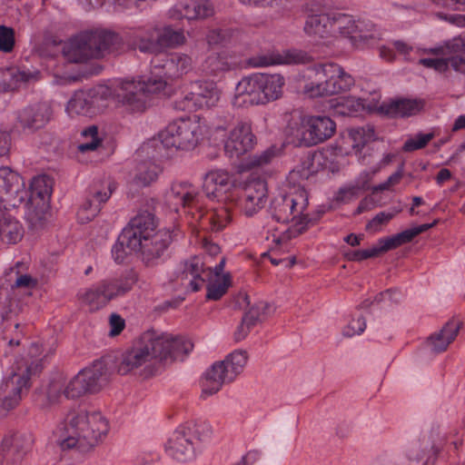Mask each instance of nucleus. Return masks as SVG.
I'll list each match as a JSON object with an SVG mask.
<instances>
[{"label": "nucleus", "mask_w": 465, "mask_h": 465, "mask_svg": "<svg viewBox=\"0 0 465 465\" xmlns=\"http://www.w3.org/2000/svg\"><path fill=\"white\" fill-rule=\"evenodd\" d=\"M237 182L235 174L222 169L212 170L204 175L203 193L189 182H174L165 193V203L176 213L182 211L193 229L218 232L231 222V214L224 206L210 207L206 200H226V193L238 185Z\"/></svg>", "instance_id": "nucleus-1"}, {"label": "nucleus", "mask_w": 465, "mask_h": 465, "mask_svg": "<svg viewBox=\"0 0 465 465\" xmlns=\"http://www.w3.org/2000/svg\"><path fill=\"white\" fill-rule=\"evenodd\" d=\"M152 74L147 81L123 80L118 86V104L131 112H142L152 94L165 90L166 79L175 80L190 73L193 68L192 57L183 53H159L152 61Z\"/></svg>", "instance_id": "nucleus-2"}, {"label": "nucleus", "mask_w": 465, "mask_h": 465, "mask_svg": "<svg viewBox=\"0 0 465 465\" xmlns=\"http://www.w3.org/2000/svg\"><path fill=\"white\" fill-rule=\"evenodd\" d=\"M193 348L192 341L184 337L173 336L154 329L143 331L133 346L123 355L118 373L127 372L153 361H183Z\"/></svg>", "instance_id": "nucleus-3"}, {"label": "nucleus", "mask_w": 465, "mask_h": 465, "mask_svg": "<svg viewBox=\"0 0 465 465\" xmlns=\"http://www.w3.org/2000/svg\"><path fill=\"white\" fill-rule=\"evenodd\" d=\"M155 229L154 215L148 211L141 212L118 235V244L132 251L140 250L147 266L157 265L166 258L173 237L170 230Z\"/></svg>", "instance_id": "nucleus-4"}, {"label": "nucleus", "mask_w": 465, "mask_h": 465, "mask_svg": "<svg viewBox=\"0 0 465 465\" xmlns=\"http://www.w3.org/2000/svg\"><path fill=\"white\" fill-rule=\"evenodd\" d=\"M206 134V126L199 116L181 117L170 123L157 136L145 141L140 146L139 154L155 157L168 156L164 150L190 151Z\"/></svg>", "instance_id": "nucleus-5"}, {"label": "nucleus", "mask_w": 465, "mask_h": 465, "mask_svg": "<svg viewBox=\"0 0 465 465\" xmlns=\"http://www.w3.org/2000/svg\"><path fill=\"white\" fill-rule=\"evenodd\" d=\"M62 450L76 448L86 452L95 447L109 430L108 421L99 411H70L60 429Z\"/></svg>", "instance_id": "nucleus-6"}, {"label": "nucleus", "mask_w": 465, "mask_h": 465, "mask_svg": "<svg viewBox=\"0 0 465 465\" xmlns=\"http://www.w3.org/2000/svg\"><path fill=\"white\" fill-rule=\"evenodd\" d=\"M224 263L225 260L222 258L213 269L205 266L203 257H192L177 266L175 281L192 292L199 291L205 282H209L206 298L217 301L223 296L230 286V277L222 274Z\"/></svg>", "instance_id": "nucleus-7"}, {"label": "nucleus", "mask_w": 465, "mask_h": 465, "mask_svg": "<svg viewBox=\"0 0 465 465\" xmlns=\"http://www.w3.org/2000/svg\"><path fill=\"white\" fill-rule=\"evenodd\" d=\"M308 203V193L302 187L293 188L288 193H280L273 197L270 205L272 218L281 223H292L279 235H273L274 242L283 243L308 228L312 223V219L305 213Z\"/></svg>", "instance_id": "nucleus-8"}, {"label": "nucleus", "mask_w": 465, "mask_h": 465, "mask_svg": "<svg viewBox=\"0 0 465 465\" xmlns=\"http://www.w3.org/2000/svg\"><path fill=\"white\" fill-rule=\"evenodd\" d=\"M185 42L184 30L174 29L171 25L146 30L129 29L118 33V53L138 49L141 53L156 54L163 48H175Z\"/></svg>", "instance_id": "nucleus-9"}, {"label": "nucleus", "mask_w": 465, "mask_h": 465, "mask_svg": "<svg viewBox=\"0 0 465 465\" xmlns=\"http://www.w3.org/2000/svg\"><path fill=\"white\" fill-rule=\"evenodd\" d=\"M284 84L279 74H252L238 82L232 103L236 107L266 104L282 96Z\"/></svg>", "instance_id": "nucleus-10"}, {"label": "nucleus", "mask_w": 465, "mask_h": 465, "mask_svg": "<svg viewBox=\"0 0 465 465\" xmlns=\"http://www.w3.org/2000/svg\"><path fill=\"white\" fill-rule=\"evenodd\" d=\"M116 371V354L112 352L94 361L91 366L82 369L64 386L63 394L74 400L86 394L98 392Z\"/></svg>", "instance_id": "nucleus-11"}, {"label": "nucleus", "mask_w": 465, "mask_h": 465, "mask_svg": "<svg viewBox=\"0 0 465 465\" xmlns=\"http://www.w3.org/2000/svg\"><path fill=\"white\" fill-rule=\"evenodd\" d=\"M210 432V426L204 422H186L178 426L169 436L164 450L176 461H191L201 450L202 443L209 438Z\"/></svg>", "instance_id": "nucleus-12"}, {"label": "nucleus", "mask_w": 465, "mask_h": 465, "mask_svg": "<svg viewBox=\"0 0 465 465\" xmlns=\"http://www.w3.org/2000/svg\"><path fill=\"white\" fill-rule=\"evenodd\" d=\"M42 370L41 361L22 359L12 367L10 375L0 385V406L5 411L16 408L31 386V377Z\"/></svg>", "instance_id": "nucleus-13"}, {"label": "nucleus", "mask_w": 465, "mask_h": 465, "mask_svg": "<svg viewBox=\"0 0 465 465\" xmlns=\"http://www.w3.org/2000/svg\"><path fill=\"white\" fill-rule=\"evenodd\" d=\"M114 33L104 29L82 31L73 36L64 47L67 60L84 63L89 59L102 58L114 43Z\"/></svg>", "instance_id": "nucleus-14"}, {"label": "nucleus", "mask_w": 465, "mask_h": 465, "mask_svg": "<svg viewBox=\"0 0 465 465\" xmlns=\"http://www.w3.org/2000/svg\"><path fill=\"white\" fill-rule=\"evenodd\" d=\"M336 124L326 115L303 114L292 117L286 127V134L292 143L312 146L331 138Z\"/></svg>", "instance_id": "nucleus-15"}, {"label": "nucleus", "mask_w": 465, "mask_h": 465, "mask_svg": "<svg viewBox=\"0 0 465 465\" xmlns=\"http://www.w3.org/2000/svg\"><path fill=\"white\" fill-rule=\"evenodd\" d=\"M247 352L234 351L222 361L214 362L206 371L201 381V398L206 399L217 393L224 383L232 382L243 371L247 363Z\"/></svg>", "instance_id": "nucleus-16"}, {"label": "nucleus", "mask_w": 465, "mask_h": 465, "mask_svg": "<svg viewBox=\"0 0 465 465\" xmlns=\"http://www.w3.org/2000/svg\"><path fill=\"white\" fill-rule=\"evenodd\" d=\"M331 14L333 37H348L357 48L373 46L381 38V32L369 20L355 19L351 15L338 11H331Z\"/></svg>", "instance_id": "nucleus-17"}, {"label": "nucleus", "mask_w": 465, "mask_h": 465, "mask_svg": "<svg viewBox=\"0 0 465 465\" xmlns=\"http://www.w3.org/2000/svg\"><path fill=\"white\" fill-rule=\"evenodd\" d=\"M428 54L436 57L420 59V64L439 73H445L451 67L459 73L465 72V34L447 41L444 45L429 49Z\"/></svg>", "instance_id": "nucleus-18"}, {"label": "nucleus", "mask_w": 465, "mask_h": 465, "mask_svg": "<svg viewBox=\"0 0 465 465\" xmlns=\"http://www.w3.org/2000/svg\"><path fill=\"white\" fill-rule=\"evenodd\" d=\"M113 94L114 90L105 84L77 90L68 100L65 111L70 116L82 115L92 118L105 109L107 101Z\"/></svg>", "instance_id": "nucleus-19"}, {"label": "nucleus", "mask_w": 465, "mask_h": 465, "mask_svg": "<svg viewBox=\"0 0 465 465\" xmlns=\"http://www.w3.org/2000/svg\"><path fill=\"white\" fill-rule=\"evenodd\" d=\"M314 70L319 79L324 77L325 80L321 83H312L306 85V93L312 97L332 95L340 92H345L350 90L354 84L353 77L344 72L337 64H318L315 65Z\"/></svg>", "instance_id": "nucleus-20"}, {"label": "nucleus", "mask_w": 465, "mask_h": 465, "mask_svg": "<svg viewBox=\"0 0 465 465\" xmlns=\"http://www.w3.org/2000/svg\"><path fill=\"white\" fill-rule=\"evenodd\" d=\"M221 98V90L212 81L199 80L191 85V91L174 102L179 111H197L210 109L217 105Z\"/></svg>", "instance_id": "nucleus-21"}, {"label": "nucleus", "mask_w": 465, "mask_h": 465, "mask_svg": "<svg viewBox=\"0 0 465 465\" xmlns=\"http://www.w3.org/2000/svg\"><path fill=\"white\" fill-rule=\"evenodd\" d=\"M53 108L48 102L28 104L16 114V124L24 134H33L45 128L51 121Z\"/></svg>", "instance_id": "nucleus-22"}, {"label": "nucleus", "mask_w": 465, "mask_h": 465, "mask_svg": "<svg viewBox=\"0 0 465 465\" xmlns=\"http://www.w3.org/2000/svg\"><path fill=\"white\" fill-rule=\"evenodd\" d=\"M267 203V186L261 180L247 183L237 194L235 202L239 211L247 217H252L259 213Z\"/></svg>", "instance_id": "nucleus-23"}, {"label": "nucleus", "mask_w": 465, "mask_h": 465, "mask_svg": "<svg viewBox=\"0 0 465 465\" xmlns=\"http://www.w3.org/2000/svg\"><path fill=\"white\" fill-rule=\"evenodd\" d=\"M254 144L255 136L252 132L251 124L247 121H240L230 131L224 141V152L232 159H239L252 150Z\"/></svg>", "instance_id": "nucleus-24"}, {"label": "nucleus", "mask_w": 465, "mask_h": 465, "mask_svg": "<svg viewBox=\"0 0 465 465\" xmlns=\"http://www.w3.org/2000/svg\"><path fill=\"white\" fill-rule=\"evenodd\" d=\"M34 443L32 434L16 432L5 436L0 445V465L15 464L30 451Z\"/></svg>", "instance_id": "nucleus-25"}, {"label": "nucleus", "mask_w": 465, "mask_h": 465, "mask_svg": "<svg viewBox=\"0 0 465 465\" xmlns=\"http://www.w3.org/2000/svg\"><path fill=\"white\" fill-rule=\"evenodd\" d=\"M214 15V6L210 0H178L168 11L172 20H200Z\"/></svg>", "instance_id": "nucleus-26"}, {"label": "nucleus", "mask_w": 465, "mask_h": 465, "mask_svg": "<svg viewBox=\"0 0 465 465\" xmlns=\"http://www.w3.org/2000/svg\"><path fill=\"white\" fill-rule=\"evenodd\" d=\"M311 60L312 57L307 52L299 49H287L256 55L251 58L250 64L253 67H265L279 64H307Z\"/></svg>", "instance_id": "nucleus-27"}, {"label": "nucleus", "mask_w": 465, "mask_h": 465, "mask_svg": "<svg viewBox=\"0 0 465 465\" xmlns=\"http://www.w3.org/2000/svg\"><path fill=\"white\" fill-rule=\"evenodd\" d=\"M241 60L225 51L210 54L202 64L201 71L209 76H222L225 73L237 69Z\"/></svg>", "instance_id": "nucleus-28"}, {"label": "nucleus", "mask_w": 465, "mask_h": 465, "mask_svg": "<svg viewBox=\"0 0 465 465\" xmlns=\"http://www.w3.org/2000/svg\"><path fill=\"white\" fill-rule=\"evenodd\" d=\"M0 194H5L7 200L19 203L27 197L23 178L9 167H0Z\"/></svg>", "instance_id": "nucleus-29"}, {"label": "nucleus", "mask_w": 465, "mask_h": 465, "mask_svg": "<svg viewBox=\"0 0 465 465\" xmlns=\"http://www.w3.org/2000/svg\"><path fill=\"white\" fill-rule=\"evenodd\" d=\"M303 31L311 37L321 39L333 37L331 11L307 15Z\"/></svg>", "instance_id": "nucleus-30"}, {"label": "nucleus", "mask_w": 465, "mask_h": 465, "mask_svg": "<svg viewBox=\"0 0 465 465\" xmlns=\"http://www.w3.org/2000/svg\"><path fill=\"white\" fill-rule=\"evenodd\" d=\"M273 311L274 307L263 301H260L252 306L248 312H245L241 325L235 331L236 340H243L252 326H254L258 322L264 320Z\"/></svg>", "instance_id": "nucleus-31"}, {"label": "nucleus", "mask_w": 465, "mask_h": 465, "mask_svg": "<svg viewBox=\"0 0 465 465\" xmlns=\"http://www.w3.org/2000/svg\"><path fill=\"white\" fill-rule=\"evenodd\" d=\"M140 148L136 152L137 158L140 160L135 173V183L141 186H148L154 183L163 171L162 166L156 162V159L163 156H147L139 154Z\"/></svg>", "instance_id": "nucleus-32"}, {"label": "nucleus", "mask_w": 465, "mask_h": 465, "mask_svg": "<svg viewBox=\"0 0 465 465\" xmlns=\"http://www.w3.org/2000/svg\"><path fill=\"white\" fill-rule=\"evenodd\" d=\"M25 234L23 224L9 213L0 210V241L7 245L21 242Z\"/></svg>", "instance_id": "nucleus-33"}, {"label": "nucleus", "mask_w": 465, "mask_h": 465, "mask_svg": "<svg viewBox=\"0 0 465 465\" xmlns=\"http://www.w3.org/2000/svg\"><path fill=\"white\" fill-rule=\"evenodd\" d=\"M115 292L113 283H103L102 285L86 290L81 294L83 302L89 306L90 311H97L112 300Z\"/></svg>", "instance_id": "nucleus-34"}, {"label": "nucleus", "mask_w": 465, "mask_h": 465, "mask_svg": "<svg viewBox=\"0 0 465 465\" xmlns=\"http://www.w3.org/2000/svg\"><path fill=\"white\" fill-rule=\"evenodd\" d=\"M331 107L335 114L341 116H357L364 111H371L372 106L363 99L353 96H340L331 101Z\"/></svg>", "instance_id": "nucleus-35"}, {"label": "nucleus", "mask_w": 465, "mask_h": 465, "mask_svg": "<svg viewBox=\"0 0 465 465\" xmlns=\"http://www.w3.org/2000/svg\"><path fill=\"white\" fill-rule=\"evenodd\" d=\"M460 329V322L456 320L448 322L439 332L430 335L428 345L434 352L444 351L456 339Z\"/></svg>", "instance_id": "nucleus-36"}, {"label": "nucleus", "mask_w": 465, "mask_h": 465, "mask_svg": "<svg viewBox=\"0 0 465 465\" xmlns=\"http://www.w3.org/2000/svg\"><path fill=\"white\" fill-rule=\"evenodd\" d=\"M424 103L420 99H400L386 105V114L393 117L411 116L422 110Z\"/></svg>", "instance_id": "nucleus-37"}, {"label": "nucleus", "mask_w": 465, "mask_h": 465, "mask_svg": "<svg viewBox=\"0 0 465 465\" xmlns=\"http://www.w3.org/2000/svg\"><path fill=\"white\" fill-rule=\"evenodd\" d=\"M25 219L30 228L39 229L43 227L49 209V203L43 201L27 200Z\"/></svg>", "instance_id": "nucleus-38"}, {"label": "nucleus", "mask_w": 465, "mask_h": 465, "mask_svg": "<svg viewBox=\"0 0 465 465\" xmlns=\"http://www.w3.org/2000/svg\"><path fill=\"white\" fill-rule=\"evenodd\" d=\"M38 70H29L24 67H12L7 69V87L9 90L18 89L22 85L36 82L39 79Z\"/></svg>", "instance_id": "nucleus-39"}, {"label": "nucleus", "mask_w": 465, "mask_h": 465, "mask_svg": "<svg viewBox=\"0 0 465 465\" xmlns=\"http://www.w3.org/2000/svg\"><path fill=\"white\" fill-rule=\"evenodd\" d=\"M52 194V183L47 175L34 177L30 183L27 196L29 200L48 202Z\"/></svg>", "instance_id": "nucleus-40"}, {"label": "nucleus", "mask_w": 465, "mask_h": 465, "mask_svg": "<svg viewBox=\"0 0 465 465\" xmlns=\"http://www.w3.org/2000/svg\"><path fill=\"white\" fill-rule=\"evenodd\" d=\"M374 136L373 127L366 125L351 129L347 139L355 153L358 154L368 143L374 140Z\"/></svg>", "instance_id": "nucleus-41"}, {"label": "nucleus", "mask_w": 465, "mask_h": 465, "mask_svg": "<svg viewBox=\"0 0 465 465\" xmlns=\"http://www.w3.org/2000/svg\"><path fill=\"white\" fill-rule=\"evenodd\" d=\"M278 149L275 146H272L261 153H256L249 156L245 159L241 168L242 171H252L264 168L269 164L272 159L277 155Z\"/></svg>", "instance_id": "nucleus-42"}, {"label": "nucleus", "mask_w": 465, "mask_h": 465, "mask_svg": "<svg viewBox=\"0 0 465 465\" xmlns=\"http://www.w3.org/2000/svg\"><path fill=\"white\" fill-rule=\"evenodd\" d=\"M380 171V168H374L373 170H365L361 172L359 176L355 179L352 185L341 189L340 193H350L351 195H356L360 192L367 191L371 189V181L373 176Z\"/></svg>", "instance_id": "nucleus-43"}, {"label": "nucleus", "mask_w": 465, "mask_h": 465, "mask_svg": "<svg viewBox=\"0 0 465 465\" xmlns=\"http://www.w3.org/2000/svg\"><path fill=\"white\" fill-rule=\"evenodd\" d=\"M410 242V237L407 233V231L405 230L392 236L381 238L378 241V244L376 246H373V248L377 252V256H379L383 252L396 249L399 246L408 243Z\"/></svg>", "instance_id": "nucleus-44"}, {"label": "nucleus", "mask_w": 465, "mask_h": 465, "mask_svg": "<svg viewBox=\"0 0 465 465\" xmlns=\"http://www.w3.org/2000/svg\"><path fill=\"white\" fill-rule=\"evenodd\" d=\"M81 136L84 138L90 137L91 141L77 145V150L80 153L93 152L103 145L104 140L99 136L98 127L96 125H90L83 129L81 131Z\"/></svg>", "instance_id": "nucleus-45"}, {"label": "nucleus", "mask_w": 465, "mask_h": 465, "mask_svg": "<svg viewBox=\"0 0 465 465\" xmlns=\"http://www.w3.org/2000/svg\"><path fill=\"white\" fill-rule=\"evenodd\" d=\"M401 211V208L394 207L390 211L379 213L368 223L366 229L371 232H380L382 226L386 225Z\"/></svg>", "instance_id": "nucleus-46"}, {"label": "nucleus", "mask_w": 465, "mask_h": 465, "mask_svg": "<svg viewBox=\"0 0 465 465\" xmlns=\"http://www.w3.org/2000/svg\"><path fill=\"white\" fill-rule=\"evenodd\" d=\"M37 280L29 274H20L15 272V280L11 284V289L15 292L16 290L24 292L27 295H31V291L36 288Z\"/></svg>", "instance_id": "nucleus-47"}, {"label": "nucleus", "mask_w": 465, "mask_h": 465, "mask_svg": "<svg viewBox=\"0 0 465 465\" xmlns=\"http://www.w3.org/2000/svg\"><path fill=\"white\" fill-rule=\"evenodd\" d=\"M434 138L433 133H419L414 137L409 138L402 146V151L409 153L424 148Z\"/></svg>", "instance_id": "nucleus-48"}, {"label": "nucleus", "mask_w": 465, "mask_h": 465, "mask_svg": "<svg viewBox=\"0 0 465 465\" xmlns=\"http://www.w3.org/2000/svg\"><path fill=\"white\" fill-rule=\"evenodd\" d=\"M232 36L229 29H212L206 35V42L210 48L224 46Z\"/></svg>", "instance_id": "nucleus-49"}, {"label": "nucleus", "mask_w": 465, "mask_h": 465, "mask_svg": "<svg viewBox=\"0 0 465 465\" xmlns=\"http://www.w3.org/2000/svg\"><path fill=\"white\" fill-rule=\"evenodd\" d=\"M366 329V321L361 312H356L347 326L343 328V335L346 337H353L361 335Z\"/></svg>", "instance_id": "nucleus-50"}, {"label": "nucleus", "mask_w": 465, "mask_h": 465, "mask_svg": "<svg viewBox=\"0 0 465 465\" xmlns=\"http://www.w3.org/2000/svg\"><path fill=\"white\" fill-rule=\"evenodd\" d=\"M100 212L99 205L94 200L87 199L77 212V219L81 223L92 221Z\"/></svg>", "instance_id": "nucleus-51"}, {"label": "nucleus", "mask_w": 465, "mask_h": 465, "mask_svg": "<svg viewBox=\"0 0 465 465\" xmlns=\"http://www.w3.org/2000/svg\"><path fill=\"white\" fill-rule=\"evenodd\" d=\"M137 280L135 272L128 267L121 270V275L118 278V295L121 292L129 291Z\"/></svg>", "instance_id": "nucleus-52"}, {"label": "nucleus", "mask_w": 465, "mask_h": 465, "mask_svg": "<svg viewBox=\"0 0 465 465\" xmlns=\"http://www.w3.org/2000/svg\"><path fill=\"white\" fill-rule=\"evenodd\" d=\"M15 46V31L13 28L0 25V51L10 53Z\"/></svg>", "instance_id": "nucleus-53"}, {"label": "nucleus", "mask_w": 465, "mask_h": 465, "mask_svg": "<svg viewBox=\"0 0 465 465\" xmlns=\"http://www.w3.org/2000/svg\"><path fill=\"white\" fill-rule=\"evenodd\" d=\"M344 255L349 261L361 262L369 258L377 257V252L373 247H371L365 250L348 251Z\"/></svg>", "instance_id": "nucleus-54"}, {"label": "nucleus", "mask_w": 465, "mask_h": 465, "mask_svg": "<svg viewBox=\"0 0 465 465\" xmlns=\"http://www.w3.org/2000/svg\"><path fill=\"white\" fill-rule=\"evenodd\" d=\"M160 456L155 450H141L137 453L134 463L135 465H151L157 461Z\"/></svg>", "instance_id": "nucleus-55"}, {"label": "nucleus", "mask_w": 465, "mask_h": 465, "mask_svg": "<svg viewBox=\"0 0 465 465\" xmlns=\"http://www.w3.org/2000/svg\"><path fill=\"white\" fill-rule=\"evenodd\" d=\"M402 298V293L398 289H388L378 295H376L374 302L377 303L389 301L391 302L397 303Z\"/></svg>", "instance_id": "nucleus-56"}, {"label": "nucleus", "mask_w": 465, "mask_h": 465, "mask_svg": "<svg viewBox=\"0 0 465 465\" xmlns=\"http://www.w3.org/2000/svg\"><path fill=\"white\" fill-rule=\"evenodd\" d=\"M425 455V448H422L420 443L411 444L406 452L407 458L413 461H420Z\"/></svg>", "instance_id": "nucleus-57"}, {"label": "nucleus", "mask_w": 465, "mask_h": 465, "mask_svg": "<svg viewBox=\"0 0 465 465\" xmlns=\"http://www.w3.org/2000/svg\"><path fill=\"white\" fill-rule=\"evenodd\" d=\"M232 116L227 113L223 116H218L213 123L211 128L215 132H223L232 124Z\"/></svg>", "instance_id": "nucleus-58"}, {"label": "nucleus", "mask_w": 465, "mask_h": 465, "mask_svg": "<svg viewBox=\"0 0 465 465\" xmlns=\"http://www.w3.org/2000/svg\"><path fill=\"white\" fill-rule=\"evenodd\" d=\"M431 2L442 7L454 10H465V0H431Z\"/></svg>", "instance_id": "nucleus-59"}, {"label": "nucleus", "mask_w": 465, "mask_h": 465, "mask_svg": "<svg viewBox=\"0 0 465 465\" xmlns=\"http://www.w3.org/2000/svg\"><path fill=\"white\" fill-rule=\"evenodd\" d=\"M438 221L435 220L431 223H424L419 226H416L411 229H407V233L410 237L411 242L419 234L430 230V228L434 227L437 224Z\"/></svg>", "instance_id": "nucleus-60"}, {"label": "nucleus", "mask_w": 465, "mask_h": 465, "mask_svg": "<svg viewBox=\"0 0 465 465\" xmlns=\"http://www.w3.org/2000/svg\"><path fill=\"white\" fill-rule=\"evenodd\" d=\"M11 145L10 134L0 131V157L8 153Z\"/></svg>", "instance_id": "nucleus-61"}, {"label": "nucleus", "mask_w": 465, "mask_h": 465, "mask_svg": "<svg viewBox=\"0 0 465 465\" xmlns=\"http://www.w3.org/2000/svg\"><path fill=\"white\" fill-rule=\"evenodd\" d=\"M261 457V452L258 450H251L246 455L242 456L240 461L234 465H252Z\"/></svg>", "instance_id": "nucleus-62"}, {"label": "nucleus", "mask_w": 465, "mask_h": 465, "mask_svg": "<svg viewBox=\"0 0 465 465\" xmlns=\"http://www.w3.org/2000/svg\"><path fill=\"white\" fill-rule=\"evenodd\" d=\"M261 457V452L258 450H251L246 455L242 456L240 461L234 465H252Z\"/></svg>", "instance_id": "nucleus-63"}, {"label": "nucleus", "mask_w": 465, "mask_h": 465, "mask_svg": "<svg viewBox=\"0 0 465 465\" xmlns=\"http://www.w3.org/2000/svg\"><path fill=\"white\" fill-rule=\"evenodd\" d=\"M380 57L387 62H391L395 58L394 47L381 45L379 48Z\"/></svg>", "instance_id": "nucleus-64"}]
</instances>
